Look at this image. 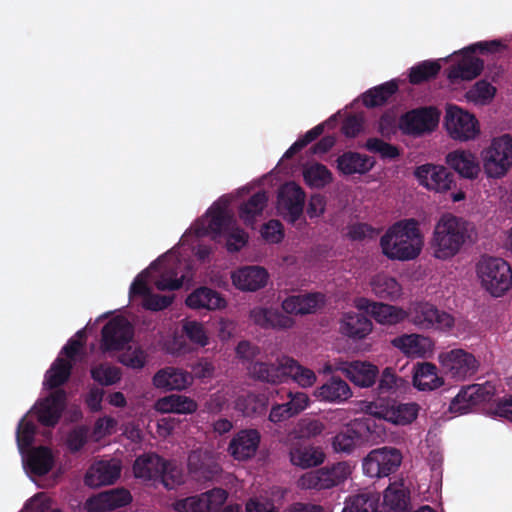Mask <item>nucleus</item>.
<instances>
[{"label":"nucleus","instance_id":"nucleus-28","mask_svg":"<svg viewBox=\"0 0 512 512\" xmlns=\"http://www.w3.org/2000/svg\"><path fill=\"white\" fill-rule=\"evenodd\" d=\"M326 303L325 295L319 292L291 295L282 302V309L290 315L312 314Z\"/></svg>","mask_w":512,"mask_h":512},{"label":"nucleus","instance_id":"nucleus-56","mask_svg":"<svg viewBox=\"0 0 512 512\" xmlns=\"http://www.w3.org/2000/svg\"><path fill=\"white\" fill-rule=\"evenodd\" d=\"M365 148L370 152L380 154L385 159H395L400 155L399 149L396 146L377 138L368 139Z\"/></svg>","mask_w":512,"mask_h":512},{"label":"nucleus","instance_id":"nucleus-42","mask_svg":"<svg viewBox=\"0 0 512 512\" xmlns=\"http://www.w3.org/2000/svg\"><path fill=\"white\" fill-rule=\"evenodd\" d=\"M325 453L319 447H296L290 452V461L293 465L303 469L318 466L324 462Z\"/></svg>","mask_w":512,"mask_h":512},{"label":"nucleus","instance_id":"nucleus-55","mask_svg":"<svg viewBox=\"0 0 512 512\" xmlns=\"http://www.w3.org/2000/svg\"><path fill=\"white\" fill-rule=\"evenodd\" d=\"M355 466L349 462H338L320 470L327 480H346L352 477Z\"/></svg>","mask_w":512,"mask_h":512},{"label":"nucleus","instance_id":"nucleus-31","mask_svg":"<svg viewBox=\"0 0 512 512\" xmlns=\"http://www.w3.org/2000/svg\"><path fill=\"white\" fill-rule=\"evenodd\" d=\"M373 330V323L363 314L349 310L339 320V332L350 339L362 340Z\"/></svg>","mask_w":512,"mask_h":512},{"label":"nucleus","instance_id":"nucleus-46","mask_svg":"<svg viewBox=\"0 0 512 512\" xmlns=\"http://www.w3.org/2000/svg\"><path fill=\"white\" fill-rule=\"evenodd\" d=\"M289 378L302 389L313 387L318 380V376L313 369L300 364L295 359L292 361Z\"/></svg>","mask_w":512,"mask_h":512},{"label":"nucleus","instance_id":"nucleus-11","mask_svg":"<svg viewBox=\"0 0 512 512\" xmlns=\"http://www.w3.org/2000/svg\"><path fill=\"white\" fill-rule=\"evenodd\" d=\"M84 335V331H79L62 349L59 357L46 373L45 387H57L68 379L72 364L76 361V357L84 345Z\"/></svg>","mask_w":512,"mask_h":512},{"label":"nucleus","instance_id":"nucleus-47","mask_svg":"<svg viewBox=\"0 0 512 512\" xmlns=\"http://www.w3.org/2000/svg\"><path fill=\"white\" fill-rule=\"evenodd\" d=\"M396 90L397 84L395 82H387L366 92L362 97L363 103L367 107L382 105L392 94L396 92Z\"/></svg>","mask_w":512,"mask_h":512},{"label":"nucleus","instance_id":"nucleus-61","mask_svg":"<svg viewBox=\"0 0 512 512\" xmlns=\"http://www.w3.org/2000/svg\"><path fill=\"white\" fill-rule=\"evenodd\" d=\"M34 432H35V427H34L33 423H31L27 419H23L20 422L18 432H17V442H18V447L22 453H23L24 449L27 448L31 444V442L33 440Z\"/></svg>","mask_w":512,"mask_h":512},{"label":"nucleus","instance_id":"nucleus-30","mask_svg":"<svg viewBox=\"0 0 512 512\" xmlns=\"http://www.w3.org/2000/svg\"><path fill=\"white\" fill-rule=\"evenodd\" d=\"M260 433L255 429H246L238 432L230 441L228 451L236 460L252 458L259 447Z\"/></svg>","mask_w":512,"mask_h":512},{"label":"nucleus","instance_id":"nucleus-43","mask_svg":"<svg viewBox=\"0 0 512 512\" xmlns=\"http://www.w3.org/2000/svg\"><path fill=\"white\" fill-rule=\"evenodd\" d=\"M303 179L310 188L320 189L333 181L332 172L323 164L309 163L303 167Z\"/></svg>","mask_w":512,"mask_h":512},{"label":"nucleus","instance_id":"nucleus-18","mask_svg":"<svg viewBox=\"0 0 512 512\" xmlns=\"http://www.w3.org/2000/svg\"><path fill=\"white\" fill-rule=\"evenodd\" d=\"M227 496L224 489L214 488L200 495L179 499L173 506L177 512H218Z\"/></svg>","mask_w":512,"mask_h":512},{"label":"nucleus","instance_id":"nucleus-13","mask_svg":"<svg viewBox=\"0 0 512 512\" xmlns=\"http://www.w3.org/2000/svg\"><path fill=\"white\" fill-rule=\"evenodd\" d=\"M440 115V111L432 106L414 109L401 116L398 126L404 134L422 136L436 130Z\"/></svg>","mask_w":512,"mask_h":512},{"label":"nucleus","instance_id":"nucleus-52","mask_svg":"<svg viewBox=\"0 0 512 512\" xmlns=\"http://www.w3.org/2000/svg\"><path fill=\"white\" fill-rule=\"evenodd\" d=\"M92 378L101 385L109 386L121 379V370L109 364H101L91 370Z\"/></svg>","mask_w":512,"mask_h":512},{"label":"nucleus","instance_id":"nucleus-4","mask_svg":"<svg viewBox=\"0 0 512 512\" xmlns=\"http://www.w3.org/2000/svg\"><path fill=\"white\" fill-rule=\"evenodd\" d=\"M480 159L487 180L507 177L512 171V135L504 133L489 139L480 151Z\"/></svg>","mask_w":512,"mask_h":512},{"label":"nucleus","instance_id":"nucleus-49","mask_svg":"<svg viewBox=\"0 0 512 512\" xmlns=\"http://www.w3.org/2000/svg\"><path fill=\"white\" fill-rule=\"evenodd\" d=\"M496 93V88L486 81H478L467 91L465 97L467 101L475 105H485L492 101Z\"/></svg>","mask_w":512,"mask_h":512},{"label":"nucleus","instance_id":"nucleus-38","mask_svg":"<svg viewBox=\"0 0 512 512\" xmlns=\"http://www.w3.org/2000/svg\"><path fill=\"white\" fill-rule=\"evenodd\" d=\"M154 409L164 414H192L198 409V404L188 396L170 394L158 399L154 404Z\"/></svg>","mask_w":512,"mask_h":512},{"label":"nucleus","instance_id":"nucleus-2","mask_svg":"<svg viewBox=\"0 0 512 512\" xmlns=\"http://www.w3.org/2000/svg\"><path fill=\"white\" fill-rule=\"evenodd\" d=\"M473 225L462 217L444 213L436 221L429 242L431 254L435 259L447 261L460 253L471 240Z\"/></svg>","mask_w":512,"mask_h":512},{"label":"nucleus","instance_id":"nucleus-44","mask_svg":"<svg viewBox=\"0 0 512 512\" xmlns=\"http://www.w3.org/2000/svg\"><path fill=\"white\" fill-rule=\"evenodd\" d=\"M482 68V62L468 54L456 66L450 69L448 77L450 80H472L480 74Z\"/></svg>","mask_w":512,"mask_h":512},{"label":"nucleus","instance_id":"nucleus-64","mask_svg":"<svg viewBox=\"0 0 512 512\" xmlns=\"http://www.w3.org/2000/svg\"><path fill=\"white\" fill-rule=\"evenodd\" d=\"M327 200L323 195L313 194L307 205V215L310 218H318L325 213Z\"/></svg>","mask_w":512,"mask_h":512},{"label":"nucleus","instance_id":"nucleus-17","mask_svg":"<svg viewBox=\"0 0 512 512\" xmlns=\"http://www.w3.org/2000/svg\"><path fill=\"white\" fill-rule=\"evenodd\" d=\"M136 478L157 480L159 478L174 479L178 477L177 467L174 463L167 462L156 454H146L138 457L133 465Z\"/></svg>","mask_w":512,"mask_h":512},{"label":"nucleus","instance_id":"nucleus-26","mask_svg":"<svg viewBox=\"0 0 512 512\" xmlns=\"http://www.w3.org/2000/svg\"><path fill=\"white\" fill-rule=\"evenodd\" d=\"M132 496L127 489L116 488L99 493L87 499L85 507L89 512H106L128 505Z\"/></svg>","mask_w":512,"mask_h":512},{"label":"nucleus","instance_id":"nucleus-51","mask_svg":"<svg viewBox=\"0 0 512 512\" xmlns=\"http://www.w3.org/2000/svg\"><path fill=\"white\" fill-rule=\"evenodd\" d=\"M342 512H381L379 499L370 494L356 495Z\"/></svg>","mask_w":512,"mask_h":512},{"label":"nucleus","instance_id":"nucleus-1","mask_svg":"<svg viewBox=\"0 0 512 512\" xmlns=\"http://www.w3.org/2000/svg\"><path fill=\"white\" fill-rule=\"evenodd\" d=\"M383 256L391 261L408 262L417 259L424 248V234L420 223L407 218L389 226L379 239Z\"/></svg>","mask_w":512,"mask_h":512},{"label":"nucleus","instance_id":"nucleus-24","mask_svg":"<svg viewBox=\"0 0 512 512\" xmlns=\"http://www.w3.org/2000/svg\"><path fill=\"white\" fill-rule=\"evenodd\" d=\"M312 397L320 403L340 405L353 397V391L345 380L332 375L312 391Z\"/></svg>","mask_w":512,"mask_h":512},{"label":"nucleus","instance_id":"nucleus-12","mask_svg":"<svg viewBox=\"0 0 512 512\" xmlns=\"http://www.w3.org/2000/svg\"><path fill=\"white\" fill-rule=\"evenodd\" d=\"M402 462L401 453L392 447L370 451L362 461L364 474L369 478H386L393 474Z\"/></svg>","mask_w":512,"mask_h":512},{"label":"nucleus","instance_id":"nucleus-19","mask_svg":"<svg viewBox=\"0 0 512 512\" xmlns=\"http://www.w3.org/2000/svg\"><path fill=\"white\" fill-rule=\"evenodd\" d=\"M305 200L304 190L294 182L284 184L277 198V210L286 220L295 223L302 215Z\"/></svg>","mask_w":512,"mask_h":512},{"label":"nucleus","instance_id":"nucleus-41","mask_svg":"<svg viewBox=\"0 0 512 512\" xmlns=\"http://www.w3.org/2000/svg\"><path fill=\"white\" fill-rule=\"evenodd\" d=\"M122 464L118 459H100L91 464L86 480H117L121 476Z\"/></svg>","mask_w":512,"mask_h":512},{"label":"nucleus","instance_id":"nucleus-21","mask_svg":"<svg viewBox=\"0 0 512 512\" xmlns=\"http://www.w3.org/2000/svg\"><path fill=\"white\" fill-rule=\"evenodd\" d=\"M445 163L459 177L466 180H476L483 172L481 159L466 148H458L449 152L445 157Z\"/></svg>","mask_w":512,"mask_h":512},{"label":"nucleus","instance_id":"nucleus-53","mask_svg":"<svg viewBox=\"0 0 512 512\" xmlns=\"http://www.w3.org/2000/svg\"><path fill=\"white\" fill-rule=\"evenodd\" d=\"M440 70L437 61H424L411 68L409 80L412 84H419L434 77Z\"/></svg>","mask_w":512,"mask_h":512},{"label":"nucleus","instance_id":"nucleus-35","mask_svg":"<svg viewBox=\"0 0 512 512\" xmlns=\"http://www.w3.org/2000/svg\"><path fill=\"white\" fill-rule=\"evenodd\" d=\"M412 383L419 391H433L442 387L445 380L435 364L421 362L413 367Z\"/></svg>","mask_w":512,"mask_h":512},{"label":"nucleus","instance_id":"nucleus-27","mask_svg":"<svg viewBox=\"0 0 512 512\" xmlns=\"http://www.w3.org/2000/svg\"><path fill=\"white\" fill-rule=\"evenodd\" d=\"M194 376L180 368L165 367L155 373L152 379L153 385L164 391H182L190 387Z\"/></svg>","mask_w":512,"mask_h":512},{"label":"nucleus","instance_id":"nucleus-50","mask_svg":"<svg viewBox=\"0 0 512 512\" xmlns=\"http://www.w3.org/2000/svg\"><path fill=\"white\" fill-rule=\"evenodd\" d=\"M352 423L343 431L339 432L332 440L334 451L341 453H351L359 439L358 432L354 429Z\"/></svg>","mask_w":512,"mask_h":512},{"label":"nucleus","instance_id":"nucleus-20","mask_svg":"<svg viewBox=\"0 0 512 512\" xmlns=\"http://www.w3.org/2000/svg\"><path fill=\"white\" fill-rule=\"evenodd\" d=\"M496 392L495 386L490 382L473 384L463 388L450 404V411L463 414L470 408L490 400Z\"/></svg>","mask_w":512,"mask_h":512},{"label":"nucleus","instance_id":"nucleus-63","mask_svg":"<svg viewBox=\"0 0 512 512\" xmlns=\"http://www.w3.org/2000/svg\"><path fill=\"white\" fill-rule=\"evenodd\" d=\"M352 425H354L355 427L365 428L368 433V439L372 440L375 443L383 440V430L373 420L369 418L356 419L352 422Z\"/></svg>","mask_w":512,"mask_h":512},{"label":"nucleus","instance_id":"nucleus-29","mask_svg":"<svg viewBox=\"0 0 512 512\" xmlns=\"http://www.w3.org/2000/svg\"><path fill=\"white\" fill-rule=\"evenodd\" d=\"M130 297L132 299L140 297L142 306L148 310L158 311L168 307L172 301V296L158 295L151 292L146 281V273H140L130 288Z\"/></svg>","mask_w":512,"mask_h":512},{"label":"nucleus","instance_id":"nucleus-33","mask_svg":"<svg viewBox=\"0 0 512 512\" xmlns=\"http://www.w3.org/2000/svg\"><path fill=\"white\" fill-rule=\"evenodd\" d=\"M379 370L376 365L368 361H346L344 376L355 386L369 388L376 382Z\"/></svg>","mask_w":512,"mask_h":512},{"label":"nucleus","instance_id":"nucleus-25","mask_svg":"<svg viewBox=\"0 0 512 512\" xmlns=\"http://www.w3.org/2000/svg\"><path fill=\"white\" fill-rule=\"evenodd\" d=\"M391 344L410 358H428L435 350L434 340L419 333L402 334L392 339Z\"/></svg>","mask_w":512,"mask_h":512},{"label":"nucleus","instance_id":"nucleus-23","mask_svg":"<svg viewBox=\"0 0 512 512\" xmlns=\"http://www.w3.org/2000/svg\"><path fill=\"white\" fill-rule=\"evenodd\" d=\"M268 271L259 265H247L231 271L232 285L242 292H256L264 288L269 281Z\"/></svg>","mask_w":512,"mask_h":512},{"label":"nucleus","instance_id":"nucleus-22","mask_svg":"<svg viewBox=\"0 0 512 512\" xmlns=\"http://www.w3.org/2000/svg\"><path fill=\"white\" fill-rule=\"evenodd\" d=\"M133 338L131 324L122 317L110 320L102 330L101 348L103 351H120Z\"/></svg>","mask_w":512,"mask_h":512},{"label":"nucleus","instance_id":"nucleus-15","mask_svg":"<svg viewBox=\"0 0 512 512\" xmlns=\"http://www.w3.org/2000/svg\"><path fill=\"white\" fill-rule=\"evenodd\" d=\"M292 361V357L282 354L275 359L252 363L248 372L255 379L270 384H282L289 379Z\"/></svg>","mask_w":512,"mask_h":512},{"label":"nucleus","instance_id":"nucleus-39","mask_svg":"<svg viewBox=\"0 0 512 512\" xmlns=\"http://www.w3.org/2000/svg\"><path fill=\"white\" fill-rule=\"evenodd\" d=\"M405 482H390L384 491L383 504L388 512H409L410 491Z\"/></svg>","mask_w":512,"mask_h":512},{"label":"nucleus","instance_id":"nucleus-36","mask_svg":"<svg viewBox=\"0 0 512 512\" xmlns=\"http://www.w3.org/2000/svg\"><path fill=\"white\" fill-rule=\"evenodd\" d=\"M65 400V393L62 390L53 392L49 397L37 403L34 411L38 420L47 426L54 425L61 414Z\"/></svg>","mask_w":512,"mask_h":512},{"label":"nucleus","instance_id":"nucleus-14","mask_svg":"<svg viewBox=\"0 0 512 512\" xmlns=\"http://www.w3.org/2000/svg\"><path fill=\"white\" fill-rule=\"evenodd\" d=\"M353 307L359 311L367 312L378 324L382 326H395L408 319V311L403 307L357 297L353 300Z\"/></svg>","mask_w":512,"mask_h":512},{"label":"nucleus","instance_id":"nucleus-6","mask_svg":"<svg viewBox=\"0 0 512 512\" xmlns=\"http://www.w3.org/2000/svg\"><path fill=\"white\" fill-rule=\"evenodd\" d=\"M443 128L450 139L460 143L475 141L481 135V125L477 117L452 103L445 105Z\"/></svg>","mask_w":512,"mask_h":512},{"label":"nucleus","instance_id":"nucleus-32","mask_svg":"<svg viewBox=\"0 0 512 512\" xmlns=\"http://www.w3.org/2000/svg\"><path fill=\"white\" fill-rule=\"evenodd\" d=\"M371 292L378 298L387 301H398L404 295L402 284L392 275L379 272L369 280Z\"/></svg>","mask_w":512,"mask_h":512},{"label":"nucleus","instance_id":"nucleus-10","mask_svg":"<svg viewBox=\"0 0 512 512\" xmlns=\"http://www.w3.org/2000/svg\"><path fill=\"white\" fill-rule=\"evenodd\" d=\"M437 361L448 378L456 382L465 381L473 376L479 368V361L469 351L453 348L441 351Z\"/></svg>","mask_w":512,"mask_h":512},{"label":"nucleus","instance_id":"nucleus-60","mask_svg":"<svg viewBox=\"0 0 512 512\" xmlns=\"http://www.w3.org/2000/svg\"><path fill=\"white\" fill-rule=\"evenodd\" d=\"M262 238L268 243H279L284 238L283 226L278 220H270L260 230Z\"/></svg>","mask_w":512,"mask_h":512},{"label":"nucleus","instance_id":"nucleus-37","mask_svg":"<svg viewBox=\"0 0 512 512\" xmlns=\"http://www.w3.org/2000/svg\"><path fill=\"white\" fill-rule=\"evenodd\" d=\"M337 169L344 175L365 174L375 165V160L357 152H345L337 160Z\"/></svg>","mask_w":512,"mask_h":512},{"label":"nucleus","instance_id":"nucleus-8","mask_svg":"<svg viewBox=\"0 0 512 512\" xmlns=\"http://www.w3.org/2000/svg\"><path fill=\"white\" fill-rule=\"evenodd\" d=\"M410 322L420 330L449 333L456 324L455 317L429 302L413 304L408 311Z\"/></svg>","mask_w":512,"mask_h":512},{"label":"nucleus","instance_id":"nucleus-62","mask_svg":"<svg viewBox=\"0 0 512 512\" xmlns=\"http://www.w3.org/2000/svg\"><path fill=\"white\" fill-rule=\"evenodd\" d=\"M298 427L300 435L307 438L320 435L325 429L324 423L316 419H303Z\"/></svg>","mask_w":512,"mask_h":512},{"label":"nucleus","instance_id":"nucleus-58","mask_svg":"<svg viewBox=\"0 0 512 512\" xmlns=\"http://www.w3.org/2000/svg\"><path fill=\"white\" fill-rule=\"evenodd\" d=\"M287 396L289 401L286 403V406H288L293 416L306 410L312 403L310 396L302 391H290Z\"/></svg>","mask_w":512,"mask_h":512},{"label":"nucleus","instance_id":"nucleus-40","mask_svg":"<svg viewBox=\"0 0 512 512\" xmlns=\"http://www.w3.org/2000/svg\"><path fill=\"white\" fill-rule=\"evenodd\" d=\"M53 463L54 455L46 447L32 449L24 456L25 468L36 476L46 474L52 468Z\"/></svg>","mask_w":512,"mask_h":512},{"label":"nucleus","instance_id":"nucleus-3","mask_svg":"<svg viewBox=\"0 0 512 512\" xmlns=\"http://www.w3.org/2000/svg\"><path fill=\"white\" fill-rule=\"evenodd\" d=\"M198 236L210 235L214 240L223 238L229 252H237L248 243V234L240 229L236 221L224 208L212 206L207 214L194 226Z\"/></svg>","mask_w":512,"mask_h":512},{"label":"nucleus","instance_id":"nucleus-54","mask_svg":"<svg viewBox=\"0 0 512 512\" xmlns=\"http://www.w3.org/2000/svg\"><path fill=\"white\" fill-rule=\"evenodd\" d=\"M182 330L191 342L199 346L204 347L209 343L208 333L204 325L198 321H183Z\"/></svg>","mask_w":512,"mask_h":512},{"label":"nucleus","instance_id":"nucleus-45","mask_svg":"<svg viewBox=\"0 0 512 512\" xmlns=\"http://www.w3.org/2000/svg\"><path fill=\"white\" fill-rule=\"evenodd\" d=\"M267 195L259 192L253 195L239 208V216L246 225H253L267 204Z\"/></svg>","mask_w":512,"mask_h":512},{"label":"nucleus","instance_id":"nucleus-7","mask_svg":"<svg viewBox=\"0 0 512 512\" xmlns=\"http://www.w3.org/2000/svg\"><path fill=\"white\" fill-rule=\"evenodd\" d=\"M361 411L394 426H407L418 417L420 407L414 402H363Z\"/></svg>","mask_w":512,"mask_h":512},{"label":"nucleus","instance_id":"nucleus-34","mask_svg":"<svg viewBox=\"0 0 512 512\" xmlns=\"http://www.w3.org/2000/svg\"><path fill=\"white\" fill-rule=\"evenodd\" d=\"M186 305L193 310H222L226 308V299L217 291L208 287H199L186 298Z\"/></svg>","mask_w":512,"mask_h":512},{"label":"nucleus","instance_id":"nucleus-9","mask_svg":"<svg viewBox=\"0 0 512 512\" xmlns=\"http://www.w3.org/2000/svg\"><path fill=\"white\" fill-rule=\"evenodd\" d=\"M182 263H178L174 253H169L152 263L146 273V281L149 285L153 282L159 290H175L182 286L186 275L182 273Z\"/></svg>","mask_w":512,"mask_h":512},{"label":"nucleus","instance_id":"nucleus-5","mask_svg":"<svg viewBox=\"0 0 512 512\" xmlns=\"http://www.w3.org/2000/svg\"><path fill=\"white\" fill-rule=\"evenodd\" d=\"M475 276L480 288L492 297H501L512 286V268L495 256H482L475 265Z\"/></svg>","mask_w":512,"mask_h":512},{"label":"nucleus","instance_id":"nucleus-16","mask_svg":"<svg viewBox=\"0 0 512 512\" xmlns=\"http://www.w3.org/2000/svg\"><path fill=\"white\" fill-rule=\"evenodd\" d=\"M417 183L424 189L438 194L451 190L454 183L451 173L440 164L425 163L413 171Z\"/></svg>","mask_w":512,"mask_h":512},{"label":"nucleus","instance_id":"nucleus-57","mask_svg":"<svg viewBox=\"0 0 512 512\" xmlns=\"http://www.w3.org/2000/svg\"><path fill=\"white\" fill-rule=\"evenodd\" d=\"M404 380L398 377L391 368L383 370L379 380L381 393H393L404 386Z\"/></svg>","mask_w":512,"mask_h":512},{"label":"nucleus","instance_id":"nucleus-48","mask_svg":"<svg viewBox=\"0 0 512 512\" xmlns=\"http://www.w3.org/2000/svg\"><path fill=\"white\" fill-rule=\"evenodd\" d=\"M120 351L121 353L118 360L123 365L131 369H141L145 366L147 354L140 346L128 344L127 347L125 346L124 349Z\"/></svg>","mask_w":512,"mask_h":512},{"label":"nucleus","instance_id":"nucleus-59","mask_svg":"<svg viewBox=\"0 0 512 512\" xmlns=\"http://www.w3.org/2000/svg\"><path fill=\"white\" fill-rule=\"evenodd\" d=\"M117 420L110 416L99 418L94 425L92 436L96 441H99L111 434L116 430Z\"/></svg>","mask_w":512,"mask_h":512}]
</instances>
